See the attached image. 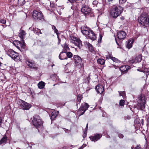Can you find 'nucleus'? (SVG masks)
Instances as JSON below:
<instances>
[{
    "label": "nucleus",
    "instance_id": "5fc2aeb1",
    "mask_svg": "<svg viewBox=\"0 0 149 149\" xmlns=\"http://www.w3.org/2000/svg\"><path fill=\"white\" fill-rule=\"evenodd\" d=\"M108 2H109V3H110V2L112 1L113 0H107Z\"/></svg>",
    "mask_w": 149,
    "mask_h": 149
},
{
    "label": "nucleus",
    "instance_id": "a18cd8bd",
    "mask_svg": "<svg viewBox=\"0 0 149 149\" xmlns=\"http://www.w3.org/2000/svg\"><path fill=\"white\" fill-rule=\"evenodd\" d=\"M0 22L1 23L5 24L6 23V20L3 19H2L0 20Z\"/></svg>",
    "mask_w": 149,
    "mask_h": 149
},
{
    "label": "nucleus",
    "instance_id": "c03bdc74",
    "mask_svg": "<svg viewBox=\"0 0 149 149\" xmlns=\"http://www.w3.org/2000/svg\"><path fill=\"white\" fill-rule=\"evenodd\" d=\"M127 0H119V3L120 4H123Z\"/></svg>",
    "mask_w": 149,
    "mask_h": 149
},
{
    "label": "nucleus",
    "instance_id": "e433bc0d",
    "mask_svg": "<svg viewBox=\"0 0 149 149\" xmlns=\"http://www.w3.org/2000/svg\"><path fill=\"white\" fill-rule=\"evenodd\" d=\"M52 29L53 30H54V32L56 34H57L58 33V30L56 29L55 26H54L53 25L52 26Z\"/></svg>",
    "mask_w": 149,
    "mask_h": 149
},
{
    "label": "nucleus",
    "instance_id": "aec40b11",
    "mask_svg": "<svg viewBox=\"0 0 149 149\" xmlns=\"http://www.w3.org/2000/svg\"><path fill=\"white\" fill-rule=\"evenodd\" d=\"M16 52H15L12 49H9L7 52V54L10 56L12 58L13 57V55Z\"/></svg>",
    "mask_w": 149,
    "mask_h": 149
},
{
    "label": "nucleus",
    "instance_id": "f03ea898",
    "mask_svg": "<svg viewBox=\"0 0 149 149\" xmlns=\"http://www.w3.org/2000/svg\"><path fill=\"white\" fill-rule=\"evenodd\" d=\"M149 17L146 13H143L139 17L138 21L142 26L147 27L149 24Z\"/></svg>",
    "mask_w": 149,
    "mask_h": 149
},
{
    "label": "nucleus",
    "instance_id": "c85d7f7f",
    "mask_svg": "<svg viewBox=\"0 0 149 149\" xmlns=\"http://www.w3.org/2000/svg\"><path fill=\"white\" fill-rule=\"evenodd\" d=\"M25 3L24 0H18L17 5L21 6L23 5Z\"/></svg>",
    "mask_w": 149,
    "mask_h": 149
},
{
    "label": "nucleus",
    "instance_id": "bb28decb",
    "mask_svg": "<svg viewBox=\"0 0 149 149\" xmlns=\"http://www.w3.org/2000/svg\"><path fill=\"white\" fill-rule=\"evenodd\" d=\"M86 45L89 50L91 52H92L93 51V47L91 44H90L89 42H86Z\"/></svg>",
    "mask_w": 149,
    "mask_h": 149
},
{
    "label": "nucleus",
    "instance_id": "ddd939ff",
    "mask_svg": "<svg viewBox=\"0 0 149 149\" xmlns=\"http://www.w3.org/2000/svg\"><path fill=\"white\" fill-rule=\"evenodd\" d=\"M95 89L97 92L100 94L102 93L104 91V87L101 85H98L95 87Z\"/></svg>",
    "mask_w": 149,
    "mask_h": 149
},
{
    "label": "nucleus",
    "instance_id": "4d7b16f0",
    "mask_svg": "<svg viewBox=\"0 0 149 149\" xmlns=\"http://www.w3.org/2000/svg\"><path fill=\"white\" fill-rule=\"evenodd\" d=\"M120 19H121L122 20H123L124 19V18L123 17H120Z\"/></svg>",
    "mask_w": 149,
    "mask_h": 149
},
{
    "label": "nucleus",
    "instance_id": "7c9ffc66",
    "mask_svg": "<svg viewBox=\"0 0 149 149\" xmlns=\"http://www.w3.org/2000/svg\"><path fill=\"white\" fill-rule=\"evenodd\" d=\"M91 30H90L89 29L86 30L85 31H83V32H82V33L83 34L87 36Z\"/></svg>",
    "mask_w": 149,
    "mask_h": 149
},
{
    "label": "nucleus",
    "instance_id": "412c9836",
    "mask_svg": "<svg viewBox=\"0 0 149 149\" xmlns=\"http://www.w3.org/2000/svg\"><path fill=\"white\" fill-rule=\"evenodd\" d=\"M26 33V32L23 30H20L19 33V36L22 39H23Z\"/></svg>",
    "mask_w": 149,
    "mask_h": 149
},
{
    "label": "nucleus",
    "instance_id": "37998d69",
    "mask_svg": "<svg viewBox=\"0 0 149 149\" xmlns=\"http://www.w3.org/2000/svg\"><path fill=\"white\" fill-rule=\"evenodd\" d=\"M93 5L95 6L96 5L97 6V5H98V4H99L98 3V2L97 1H94L93 2Z\"/></svg>",
    "mask_w": 149,
    "mask_h": 149
},
{
    "label": "nucleus",
    "instance_id": "f257e3e1",
    "mask_svg": "<svg viewBox=\"0 0 149 149\" xmlns=\"http://www.w3.org/2000/svg\"><path fill=\"white\" fill-rule=\"evenodd\" d=\"M123 8L119 6H113L110 8V14L111 17L116 19L122 13Z\"/></svg>",
    "mask_w": 149,
    "mask_h": 149
},
{
    "label": "nucleus",
    "instance_id": "72a5a7b5",
    "mask_svg": "<svg viewBox=\"0 0 149 149\" xmlns=\"http://www.w3.org/2000/svg\"><path fill=\"white\" fill-rule=\"evenodd\" d=\"M82 97L81 95H79L77 96V105L79 104L82 99Z\"/></svg>",
    "mask_w": 149,
    "mask_h": 149
},
{
    "label": "nucleus",
    "instance_id": "58836bf2",
    "mask_svg": "<svg viewBox=\"0 0 149 149\" xmlns=\"http://www.w3.org/2000/svg\"><path fill=\"white\" fill-rule=\"evenodd\" d=\"M129 62L130 63H136L135 61V58H132V59L130 60L129 61Z\"/></svg>",
    "mask_w": 149,
    "mask_h": 149
},
{
    "label": "nucleus",
    "instance_id": "c9c22d12",
    "mask_svg": "<svg viewBox=\"0 0 149 149\" xmlns=\"http://www.w3.org/2000/svg\"><path fill=\"white\" fill-rule=\"evenodd\" d=\"M110 58L111 60H112L114 62H118V60L115 57H113L111 56H110Z\"/></svg>",
    "mask_w": 149,
    "mask_h": 149
},
{
    "label": "nucleus",
    "instance_id": "bf43d9fd",
    "mask_svg": "<svg viewBox=\"0 0 149 149\" xmlns=\"http://www.w3.org/2000/svg\"><path fill=\"white\" fill-rule=\"evenodd\" d=\"M40 33V34H42V33L41 32L40 30V31H38V33Z\"/></svg>",
    "mask_w": 149,
    "mask_h": 149
},
{
    "label": "nucleus",
    "instance_id": "603ef678",
    "mask_svg": "<svg viewBox=\"0 0 149 149\" xmlns=\"http://www.w3.org/2000/svg\"><path fill=\"white\" fill-rule=\"evenodd\" d=\"M58 38V43L59 44L60 43V42L61 41V40L60 39L59 37L58 36L57 37Z\"/></svg>",
    "mask_w": 149,
    "mask_h": 149
},
{
    "label": "nucleus",
    "instance_id": "7ed1b4c3",
    "mask_svg": "<svg viewBox=\"0 0 149 149\" xmlns=\"http://www.w3.org/2000/svg\"><path fill=\"white\" fill-rule=\"evenodd\" d=\"M19 108L23 110H28L31 107V105L25 101L19 99L17 102Z\"/></svg>",
    "mask_w": 149,
    "mask_h": 149
},
{
    "label": "nucleus",
    "instance_id": "de8ad7c7",
    "mask_svg": "<svg viewBox=\"0 0 149 149\" xmlns=\"http://www.w3.org/2000/svg\"><path fill=\"white\" fill-rule=\"evenodd\" d=\"M141 148V147L140 145H137L136 146V147L135 148V149H140Z\"/></svg>",
    "mask_w": 149,
    "mask_h": 149
},
{
    "label": "nucleus",
    "instance_id": "393cba45",
    "mask_svg": "<svg viewBox=\"0 0 149 149\" xmlns=\"http://www.w3.org/2000/svg\"><path fill=\"white\" fill-rule=\"evenodd\" d=\"M19 57L18 54L16 52L13 55V57L12 58L14 59L15 61H17L19 59Z\"/></svg>",
    "mask_w": 149,
    "mask_h": 149
},
{
    "label": "nucleus",
    "instance_id": "09e8293b",
    "mask_svg": "<svg viewBox=\"0 0 149 149\" xmlns=\"http://www.w3.org/2000/svg\"><path fill=\"white\" fill-rule=\"evenodd\" d=\"M2 65L3 64L0 62V68L2 70H4V68L2 67Z\"/></svg>",
    "mask_w": 149,
    "mask_h": 149
},
{
    "label": "nucleus",
    "instance_id": "4c0bfd02",
    "mask_svg": "<svg viewBox=\"0 0 149 149\" xmlns=\"http://www.w3.org/2000/svg\"><path fill=\"white\" fill-rule=\"evenodd\" d=\"M125 103V101L124 100H121L120 101L119 104L120 106H123L124 105Z\"/></svg>",
    "mask_w": 149,
    "mask_h": 149
},
{
    "label": "nucleus",
    "instance_id": "dca6fc26",
    "mask_svg": "<svg viewBox=\"0 0 149 149\" xmlns=\"http://www.w3.org/2000/svg\"><path fill=\"white\" fill-rule=\"evenodd\" d=\"M87 36L90 39L93 40H95L96 38L95 34L91 30L90 32Z\"/></svg>",
    "mask_w": 149,
    "mask_h": 149
},
{
    "label": "nucleus",
    "instance_id": "473e14b6",
    "mask_svg": "<svg viewBox=\"0 0 149 149\" xmlns=\"http://www.w3.org/2000/svg\"><path fill=\"white\" fill-rule=\"evenodd\" d=\"M57 115L55 112H53L52 113V116L51 119L52 120H54L56 117Z\"/></svg>",
    "mask_w": 149,
    "mask_h": 149
},
{
    "label": "nucleus",
    "instance_id": "9b49d317",
    "mask_svg": "<svg viewBox=\"0 0 149 149\" xmlns=\"http://www.w3.org/2000/svg\"><path fill=\"white\" fill-rule=\"evenodd\" d=\"M117 35L119 39H123L125 38L126 34L124 31H120L117 33Z\"/></svg>",
    "mask_w": 149,
    "mask_h": 149
},
{
    "label": "nucleus",
    "instance_id": "6e6d98bb",
    "mask_svg": "<svg viewBox=\"0 0 149 149\" xmlns=\"http://www.w3.org/2000/svg\"><path fill=\"white\" fill-rule=\"evenodd\" d=\"M90 77H87V79L88 81L89 80H90Z\"/></svg>",
    "mask_w": 149,
    "mask_h": 149
},
{
    "label": "nucleus",
    "instance_id": "ea45409f",
    "mask_svg": "<svg viewBox=\"0 0 149 149\" xmlns=\"http://www.w3.org/2000/svg\"><path fill=\"white\" fill-rule=\"evenodd\" d=\"M120 96H123L125 95V92L124 91H118Z\"/></svg>",
    "mask_w": 149,
    "mask_h": 149
},
{
    "label": "nucleus",
    "instance_id": "79ce46f5",
    "mask_svg": "<svg viewBox=\"0 0 149 149\" xmlns=\"http://www.w3.org/2000/svg\"><path fill=\"white\" fill-rule=\"evenodd\" d=\"M102 35L101 34H100L99 35V38H98V42H100L102 40Z\"/></svg>",
    "mask_w": 149,
    "mask_h": 149
},
{
    "label": "nucleus",
    "instance_id": "a211bd4d",
    "mask_svg": "<svg viewBox=\"0 0 149 149\" xmlns=\"http://www.w3.org/2000/svg\"><path fill=\"white\" fill-rule=\"evenodd\" d=\"M59 58L61 60L67 59V57L66 56V54L63 52H61L59 56Z\"/></svg>",
    "mask_w": 149,
    "mask_h": 149
},
{
    "label": "nucleus",
    "instance_id": "680f3d73",
    "mask_svg": "<svg viewBox=\"0 0 149 149\" xmlns=\"http://www.w3.org/2000/svg\"><path fill=\"white\" fill-rule=\"evenodd\" d=\"M148 72H149V68L148 69Z\"/></svg>",
    "mask_w": 149,
    "mask_h": 149
},
{
    "label": "nucleus",
    "instance_id": "4be33fe9",
    "mask_svg": "<svg viewBox=\"0 0 149 149\" xmlns=\"http://www.w3.org/2000/svg\"><path fill=\"white\" fill-rule=\"evenodd\" d=\"M97 6L98 7V10L101 11H104L105 9V5L102 3H99Z\"/></svg>",
    "mask_w": 149,
    "mask_h": 149
},
{
    "label": "nucleus",
    "instance_id": "f704fd0d",
    "mask_svg": "<svg viewBox=\"0 0 149 149\" xmlns=\"http://www.w3.org/2000/svg\"><path fill=\"white\" fill-rule=\"evenodd\" d=\"M65 53L66 54V56L69 58H70L72 57V54L70 52H68Z\"/></svg>",
    "mask_w": 149,
    "mask_h": 149
},
{
    "label": "nucleus",
    "instance_id": "49530a36",
    "mask_svg": "<svg viewBox=\"0 0 149 149\" xmlns=\"http://www.w3.org/2000/svg\"><path fill=\"white\" fill-rule=\"evenodd\" d=\"M118 136L120 138H123L124 136L123 135L121 134H119Z\"/></svg>",
    "mask_w": 149,
    "mask_h": 149
},
{
    "label": "nucleus",
    "instance_id": "b1692460",
    "mask_svg": "<svg viewBox=\"0 0 149 149\" xmlns=\"http://www.w3.org/2000/svg\"><path fill=\"white\" fill-rule=\"evenodd\" d=\"M7 140V137L6 135H5L0 140V145L3 143H6Z\"/></svg>",
    "mask_w": 149,
    "mask_h": 149
},
{
    "label": "nucleus",
    "instance_id": "cd10ccee",
    "mask_svg": "<svg viewBox=\"0 0 149 149\" xmlns=\"http://www.w3.org/2000/svg\"><path fill=\"white\" fill-rule=\"evenodd\" d=\"M141 60V55H139L135 58V61L136 63L140 62Z\"/></svg>",
    "mask_w": 149,
    "mask_h": 149
},
{
    "label": "nucleus",
    "instance_id": "423d86ee",
    "mask_svg": "<svg viewBox=\"0 0 149 149\" xmlns=\"http://www.w3.org/2000/svg\"><path fill=\"white\" fill-rule=\"evenodd\" d=\"M89 107V105L87 103L82 104L78 111L79 116L83 115Z\"/></svg>",
    "mask_w": 149,
    "mask_h": 149
},
{
    "label": "nucleus",
    "instance_id": "a878e982",
    "mask_svg": "<svg viewBox=\"0 0 149 149\" xmlns=\"http://www.w3.org/2000/svg\"><path fill=\"white\" fill-rule=\"evenodd\" d=\"M38 86L39 88L40 89L43 88L45 86V83L43 81L40 82L38 84Z\"/></svg>",
    "mask_w": 149,
    "mask_h": 149
},
{
    "label": "nucleus",
    "instance_id": "8fccbe9b",
    "mask_svg": "<svg viewBox=\"0 0 149 149\" xmlns=\"http://www.w3.org/2000/svg\"><path fill=\"white\" fill-rule=\"evenodd\" d=\"M88 124L87 123V125H86V128L85 129V131L84 132V133L85 134V132H86V131H87V129H88Z\"/></svg>",
    "mask_w": 149,
    "mask_h": 149
},
{
    "label": "nucleus",
    "instance_id": "864d4df0",
    "mask_svg": "<svg viewBox=\"0 0 149 149\" xmlns=\"http://www.w3.org/2000/svg\"><path fill=\"white\" fill-rule=\"evenodd\" d=\"M2 123V120L1 117H0V125H1V124Z\"/></svg>",
    "mask_w": 149,
    "mask_h": 149
},
{
    "label": "nucleus",
    "instance_id": "2f4dec72",
    "mask_svg": "<svg viewBox=\"0 0 149 149\" xmlns=\"http://www.w3.org/2000/svg\"><path fill=\"white\" fill-rule=\"evenodd\" d=\"M89 29L88 27H87L86 25H84L81 26V32H83V31H85Z\"/></svg>",
    "mask_w": 149,
    "mask_h": 149
},
{
    "label": "nucleus",
    "instance_id": "c756f323",
    "mask_svg": "<svg viewBox=\"0 0 149 149\" xmlns=\"http://www.w3.org/2000/svg\"><path fill=\"white\" fill-rule=\"evenodd\" d=\"M105 60L103 59H98L97 60V62L98 63L101 65H103L105 63Z\"/></svg>",
    "mask_w": 149,
    "mask_h": 149
},
{
    "label": "nucleus",
    "instance_id": "0eeeda50",
    "mask_svg": "<svg viewBox=\"0 0 149 149\" xmlns=\"http://www.w3.org/2000/svg\"><path fill=\"white\" fill-rule=\"evenodd\" d=\"M71 39L72 40V42L75 45L80 48L82 46L81 42L79 38L74 36H71Z\"/></svg>",
    "mask_w": 149,
    "mask_h": 149
},
{
    "label": "nucleus",
    "instance_id": "6ab92c4d",
    "mask_svg": "<svg viewBox=\"0 0 149 149\" xmlns=\"http://www.w3.org/2000/svg\"><path fill=\"white\" fill-rule=\"evenodd\" d=\"M146 103H138L137 104V108L141 110H143L145 109V105Z\"/></svg>",
    "mask_w": 149,
    "mask_h": 149
},
{
    "label": "nucleus",
    "instance_id": "f3484780",
    "mask_svg": "<svg viewBox=\"0 0 149 149\" xmlns=\"http://www.w3.org/2000/svg\"><path fill=\"white\" fill-rule=\"evenodd\" d=\"M26 63L28 66L31 68H34L35 67V63L33 61L27 60L26 61Z\"/></svg>",
    "mask_w": 149,
    "mask_h": 149
},
{
    "label": "nucleus",
    "instance_id": "6e6552de",
    "mask_svg": "<svg viewBox=\"0 0 149 149\" xmlns=\"http://www.w3.org/2000/svg\"><path fill=\"white\" fill-rule=\"evenodd\" d=\"M81 11L85 15H86L91 12V9L88 6L83 5L81 9Z\"/></svg>",
    "mask_w": 149,
    "mask_h": 149
},
{
    "label": "nucleus",
    "instance_id": "39448f33",
    "mask_svg": "<svg viewBox=\"0 0 149 149\" xmlns=\"http://www.w3.org/2000/svg\"><path fill=\"white\" fill-rule=\"evenodd\" d=\"M32 17L34 19L37 21L42 20L44 19L42 13L36 10L33 11Z\"/></svg>",
    "mask_w": 149,
    "mask_h": 149
},
{
    "label": "nucleus",
    "instance_id": "2eb2a0df",
    "mask_svg": "<svg viewBox=\"0 0 149 149\" xmlns=\"http://www.w3.org/2000/svg\"><path fill=\"white\" fill-rule=\"evenodd\" d=\"M130 67L128 65H124L120 67V70L122 72L126 73L128 70L130 69Z\"/></svg>",
    "mask_w": 149,
    "mask_h": 149
},
{
    "label": "nucleus",
    "instance_id": "052dcab7",
    "mask_svg": "<svg viewBox=\"0 0 149 149\" xmlns=\"http://www.w3.org/2000/svg\"><path fill=\"white\" fill-rule=\"evenodd\" d=\"M116 43H117V44L119 46V44H118V43L117 42V41H116Z\"/></svg>",
    "mask_w": 149,
    "mask_h": 149
},
{
    "label": "nucleus",
    "instance_id": "f8f14e48",
    "mask_svg": "<svg viewBox=\"0 0 149 149\" xmlns=\"http://www.w3.org/2000/svg\"><path fill=\"white\" fill-rule=\"evenodd\" d=\"M102 135L101 134H94V136L91 137V139L92 141L95 142L99 140L102 137Z\"/></svg>",
    "mask_w": 149,
    "mask_h": 149
},
{
    "label": "nucleus",
    "instance_id": "3c124183",
    "mask_svg": "<svg viewBox=\"0 0 149 149\" xmlns=\"http://www.w3.org/2000/svg\"><path fill=\"white\" fill-rule=\"evenodd\" d=\"M70 1L71 3H73L75 1V0H68Z\"/></svg>",
    "mask_w": 149,
    "mask_h": 149
},
{
    "label": "nucleus",
    "instance_id": "9d476101",
    "mask_svg": "<svg viewBox=\"0 0 149 149\" xmlns=\"http://www.w3.org/2000/svg\"><path fill=\"white\" fill-rule=\"evenodd\" d=\"M22 43H24V42H23ZM13 44L19 50L21 48L24 46V43H22L21 42L18 40L14 41L13 42Z\"/></svg>",
    "mask_w": 149,
    "mask_h": 149
},
{
    "label": "nucleus",
    "instance_id": "20e7f679",
    "mask_svg": "<svg viewBox=\"0 0 149 149\" xmlns=\"http://www.w3.org/2000/svg\"><path fill=\"white\" fill-rule=\"evenodd\" d=\"M32 123L33 125L36 127H41L42 124V120L40 119L39 116L38 115H35L33 116Z\"/></svg>",
    "mask_w": 149,
    "mask_h": 149
},
{
    "label": "nucleus",
    "instance_id": "1a4fd4ad",
    "mask_svg": "<svg viewBox=\"0 0 149 149\" xmlns=\"http://www.w3.org/2000/svg\"><path fill=\"white\" fill-rule=\"evenodd\" d=\"M75 65L76 66H78L81 65L82 59L81 58L77 55H74L73 56Z\"/></svg>",
    "mask_w": 149,
    "mask_h": 149
},
{
    "label": "nucleus",
    "instance_id": "5701e85b",
    "mask_svg": "<svg viewBox=\"0 0 149 149\" xmlns=\"http://www.w3.org/2000/svg\"><path fill=\"white\" fill-rule=\"evenodd\" d=\"M133 42V40L132 39L128 40L126 44V47L128 49L132 47Z\"/></svg>",
    "mask_w": 149,
    "mask_h": 149
},
{
    "label": "nucleus",
    "instance_id": "a19ab883",
    "mask_svg": "<svg viewBox=\"0 0 149 149\" xmlns=\"http://www.w3.org/2000/svg\"><path fill=\"white\" fill-rule=\"evenodd\" d=\"M33 31L34 33H38V31H40V29L38 28H35L33 29Z\"/></svg>",
    "mask_w": 149,
    "mask_h": 149
},
{
    "label": "nucleus",
    "instance_id": "13d9d810",
    "mask_svg": "<svg viewBox=\"0 0 149 149\" xmlns=\"http://www.w3.org/2000/svg\"><path fill=\"white\" fill-rule=\"evenodd\" d=\"M148 3H149V0H145Z\"/></svg>",
    "mask_w": 149,
    "mask_h": 149
},
{
    "label": "nucleus",
    "instance_id": "4468645a",
    "mask_svg": "<svg viewBox=\"0 0 149 149\" xmlns=\"http://www.w3.org/2000/svg\"><path fill=\"white\" fill-rule=\"evenodd\" d=\"M138 103H146V99L144 95H140L139 97Z\"/></svg>",
    "mask_w": 149,
    "mask_h": 149
}]
</instances>
